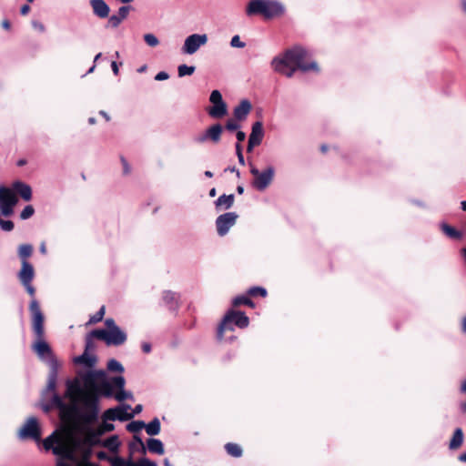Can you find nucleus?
<instances>
[{"label":"nucleus","mask_w":466,"mask_h":466,"mask_svg":"<svg viewBox=\"0 0 466 466\" xmlns=\"http://www.w3.org/2000/svg\"><path fill=\"white\" fill-rule=\"evenodd\" d=\"M64 396L55 395L44 405V412L57 410L61 423L67 431L79 430L82 439L73 438L79 445L94 447L100 444L101 434L90 426L98 418L99 395L116 399V376L107 380L104 370L90 371L84 377V386L79 380H67Z\"/></svg>","instance_id":"1"},{"label":"nucleus","mask_w":466,"mask_h":466,"mask_svg":"<svg viewBox=\"0 0 466 466\" xmlns=\"http://www.w3.org/2000/svg\"><path fill=\"white\" fill-rule=\"evenodd\" d=\"M285 59L293 69V75L297 70L302 72L319 71V66L315 61H309V52L301 46H295L283 53Z\"/></svg>","instance_id":"2"},{"label":"nucleus","mask_w":466,"mask_h":466,"mask_svg":"<svg viewBox=\"0 0 466 466\" xmlns=\"http://www.w3.org/2000/svg\"><path fill=\"white\" fill-rule=\"evenodd\" d=\"M285 8L283 5L273 0H251L246 13L248 15H261L265 18H273L283 15Z\"/></svg>","instance_id":"3"},{"label":"nucleus","mask_w":466,"mask_h":466,"mask_svg":"<svg viewBox=\"0 0 466 466\" xmlns=\"http://www.w3.org/2000/svg\"><path fill=\"white\" fill-rule=\"evenodd\" d=\"M234 323L238 328L244 329L248 326L249 319L241 311L229 310L224 317L221 324L218 329V339H222L223 334L226 330H234L232 326Z\"/></svg>","instance_id":"4"},{"label":"nucleus","mask_w":466,"mask_h":466,"mask_svg":"<svg viewBox=\"0 0 466 466\" xmlns=\"http://www.w3.org/2000/svg\"><path fill=\"white\" fill-rule=\"evenodd\" d=\"M29 310L32 316V329L35 338H45V317L38 301L34 299L29 304Z\"/></svg>","instance_id":"5"},{"label":"nucleus","mask_w":466,"mask_h":466,"mask_svg":"<svg viewBox=\"0 0 466 466\" xmlns=\"http://www.w3.org/2000/svg\"><path fill=\"white\" fill-rule=\"evenodd\" d=\"M17 201L18 198L12 189L4 186L0 187V212L3 216H11Z\"/></svg>","instance_id":"6"},{"label":"nucleus","mask_w":466,"mask_h":466,"mask_svg":"<svg viewBox=\"0 0 466 466\" xmlns=\"http://www.w3.org/2000/svg\"><path fill=\"white\" fill-rule=\"evenodd\" d=\"M250 173L254 177L252 182L253 187L259 191H263L272 182L275 170L272 167H268L267 169L260 172L257 167H251Z\"/></svg>","instance_id":"7"},{"label":"nucleus","mask_w":466,"mask_h":466,"mask_svg":"<svg viewBox=\"0 0 466 466\" xmlns=\"http://www.w3.org/2000/svg\"><path fill=\"white\" fill-rule=\"evenodd\" d=\"M21 440H34L39 441L41 440V429L36 418L30 417L18 431Z\"/></svg>","instance_id":"8"},{"label":"nucleus","mask_w":466,"mask_h":466,"mask_svg":"<svg viewBox=\"0 0 466 466\" xmlns=\"http://www.w3.org/2000/svg\"><path fill=\"white\" fill-rule=\"evenodd\" d=\"M208 41L207 34H192L186 37L181 51L185 55H193Z\"/></svg>","instance_id":"9"},{"label":"nucleus","mask_w":466,"mask_h":466,"mask_svg":"<svg viewBox=\"0 0 466 466\" xmlns=\"http://www.w3.org/2000/svg\"><path fill=\"white\" fill-rule=\"evenodd\" d=\"M209 101L213 104L208 109V114L213 118H222L228 113L227 104L222 98V95L218 90H213L209 96Z\"/></svg>","instance_id":"10"},{"label":"nucleus","mask_w":466,"mask_h":466,"mask_svg":"<svg viewBox=\"0 0 466 466\" xmlns=\"http://www.w3.org/2000/svg\"><path fill=\"white\" fill-rule=\"evenodd\" d=\"M238 215L235 212H228L218 216L216 219V227L218 234L221 237L225 236L237 221Z\"/></svg>","instance_id":"11"},{"label":"nucleus","mask_w":466,"mask_h":466,"mask_svg":"<svg viewBox=\"0 0 466 466\" xmlns=\"http://www.w3.org/2000/svg\"><path fill=\"white\" fill-rule=\"evenodd\" d=\"M56 380L57 372L56 366H53L52 371L49 373L47 385L46 390L43 392V398L41 402V408L44 410V405L49 402L55 395H59L56 392Z\"/></svg>","instance_id":"12"},{"label":"nucleus","mask_w":466,"mask_h":466,"mask_svg":"<svg viewBox=\"0 0 466 466\" xmlns=\"http://www.w3.org/2000/svg\"><path fill=\"white\" fill-rule=\"evenodd\" d=\"M223 128L219 124H216L208 128L204 133L197 136L194 140L197 143L202 144L208 140L213 143H218L220 140Z\"/></svg>","instance_id":"13"},{"label":"nucleus","mask_w":466,"mask_h":466,"mask_svg":"<svg viewBox=\"0 0 466 466\" xmlns=\"http://www.w3.org/2000/svg\"><path fill=\"white\" fill-rule=\"evenodd\" d=\"M32 349L40 358H44L45 356L50 357L52 366H57V361L53 355L50 346L45 340V338H35V341L33 343Z\"/></svg>","instance_id":"14"},{"label":"nucleus","mask_w":466,"mask_h":466,"mask_svg":"<svg viewBox=\"0 0 466 466\" xmlns=\"http://www.w3.org/2000/svg\"><path fill=\"white\" fill-rule=\"evenodd\" d=\"M271 67L279 74L284 75L285 76L291 78L293 76V69H289V66L282 54L275 56L271 60Z\"/></svg>","instance_id":"15"},{"label":"nucleus","mask_w":466,"mask_h":466,"mask_svg":"<svg viewBox=\"0 0 466 466\" xmlns=\"http://www.w3.org/2000/svg\"><path fill=\"white\" fill-rule=\"evenodd\" d=\"M264 137L262 123L258 121L252 125L251 133L248 138V151H251L254 147L258 146Z\"/></svg>","instance_id":"16"},{"label":"nucleus","mask_w":466,"mask_h":466,"mask_svg":"<svg viewBox=\"0 0 466 466\" xmlns=\"http://www.w3.org/2000/svg\"><path fill=\"white\" fill-rule=\"evenodd\" d=\"M90 337L104 340L107 345H116V329L111 330L96 329L90 332Z\"/></svg>","instance_id":"17"},{"label":"nucleus","mask_w":466,"mask_h":466,"mask_svg":"<svg viewBox=\"0 0 466 466\" xmlns=\"http://www.w3.org/2000/svg\"><path fill=\"white\" fill-rule=\"evenodd\" d=\"M106 420L112 421L116 420V407H113L107 410L104 414L103 422L96 428L101 436L114 430V425L112 423L106 422Z\"/></svg>","instance_id":"18"},{"label":"nucleus","mask_w":466,"mask_h":466,"mask_svg":"<svg viewBox=\"0 0 466 466\" xmlns=\"http://www.w3.org/2000/svg\"><path fill=\"white\" fill-rule=\"evenodd\" d=\"M53 452L56 455H61L66 460L76 462V450L74 448L73 439L70 441V445H58L53 449Z\"/></svg>","instance_id":"19"},{"label":"nucleus","mask_w":466,"mask_h":466,"mask_svg":"<svg viewBox=\"0 0 466 466\" xmlns=\"http://www.w3.org/2000/svg\"><path fill=\"white\" fill-rule=\"evenodd\" d=\"M53 452L56 455H61L66 460L76 462V450L74 448L73 439L70 441V445H58L53 449Z\"/></svg>","instance_id":"20"},{"label":"nucleus","mask_w":466,"mask_h":466,"mask_svg":"<svg viewBox=\"0 0 466 466\" xmlns=\"http://www.w3.org/2000/svg\"><path fill=\"white\" fill-rule=\"evenodd\" d=\"M35 277V270L28 261H22V267L18 274L19 280L22 284L32 282Z\"/></svg>","instance_id":"21"},{"label":"nucleus","mask_w":466,"mask_h":466,"mask_svg":"<svg viewBox=\"0 0 466 466\" xmlns=\"http://www.w3.org/2000/svg\"><path fill=\"white\" fill-rule=\"evenodd\" d=\"M93 13L99 18H106L109 15L110 8L104 0H90Z\"/></svg>","instance_id":"22"},{"label":"nucleus","mask_w":466,"mask_h":466,"mask_svg":"<svg viewBox=\"0 0 466 466\" xmlns=\"http://www.w3.org/2000/svg\"><path fill=\"white\" fill-rule=\"evenodd\" d=\"M162 299L170 310H177L179 306L180 296L176 292L166 290L163 292Z\"/></svg>","instance_id":"23"},{"label":"nucleus","mask_w":466,"mask_h":466,"mask_svg":"<svg viewBox=\"0 0 466 466\" xmlns=\"http://www.w3.org/2000/svg\"><path fill=\"white\" fill-rule=\"evenodd\" d=\"M73 445L74 448L76 450V452H79L81 455V459L79 461H77V464H85V463H91L89 461L91 456H92V448L90 446L86 445H79L77 443V441L73 439Z\"/></svg>","instance_id":"24"},{"label":"nucleus","mask_w":466,"mask_h":466,"mask_svg":"<svg viewBox=\"0 0 466 466\" xmlns=\"http://www.w3.org/2000/svg\"><path fill=\"white\" fill-rule=\"evenodd\" d=\"M13 191L25 201H29L32 198V189L30 186L21 181H16L13 184Z\"/></svg>","instance_id":"25"},{"label":"nucleus","mask_w":466,"mask_h":466,"mask_svg":"<svg viewBox=\"0 0 466 466\" xmlns=\"http://www.w3.org/2000/svg\"><path fill=\"white\" fill-rule=\"evenodd\" d=\"M251 110V104L248 100H242L234 108V116L238 120H244Z\"/></svg>","instance_id":"26"},{"label":"nucleus","mask_w":466,"mask_h":466,"mask_svg":"<svg viewBox=\"0 0 466 466\" xmlns=\"http://www.w3.org/2000/svg\"><path fill=\"white\" fill-rule=\"evenodd\" d=\"M234 195H221L216 201L215 206L218 209H228L233 206Z\"/></svg>","instance_id":"27"},{"label":"nucleus","mask_w":466,"mask_h":466,"mask_svg":"<svg viewBox=\"0 0 466 466\" xmlns=\"http://www.w3.org/2000/svg\"><path fill=\"white\" fill-rule=\"evenodd\" d=\"M147 450L158 455H162L165 451L162 441L158 439H148L147 443Z\"/></svg>","instance_id":"28"},{"label":"nucleus","mask_w":466,"mask_h":466,"mask_svg":"<svg viewBox=\"0 0 466 466\" xmlns=\"http://www.w3.org/2000/svg\"><path fill=\"white\" fill-rule=\"evenodd\" d=\"M463 439H464V436H463L462 430L461 428H457L453 432L452 438L449 444V448L451 450L459 449L463 443Z\"/></svg>","instance_id":"29"},{"label":"nucleus","mask_w":466,"mask_h":466,"mask_svg":"<svg viewBox=\"0 0 466 466\" xmlns=\"http://www.w3.org/2000/svg\"><path fill=\"white\" fill-rule=\"evenodd\" d=\"M106 446H107L112 452L109 458L110 465L116 466V434L112 435L106 441Z\"/></svg>","instance_id":"30"},{"label":"nucleus","mask_w":466,"mask_h":466,"mask_svg":"<svg viewBox=\"0 0 466 466\" xmlns=\"http://www.w3.org/2000/svg\"><path fill=\"white\" fill-rule=\"evenodd\" d=\"M131 407L127 404L118 402V421L129 420L133 418Z\"/></svg>","instance_id":"31"},{"label":"nucleus","mask_w":466,"mask_h":466,"mask_svg":"<svg viewBox=\"0 0 466 466\" xmlns=\"http://www.w3.org/2000/svg\"><path fill=\"white\" fill-rule=\"evenodd\" d=\"M146 431L150 436L157 435L160 432V421L157 418H154L145 426Z\"/></svg>","instance_id":"32"},{"label":"nucleus","mask_w":466,"mask_h":466,"mask_svg":"<svg viewBox=\"0 0 466 466\" xmlns=\"http://www.w3.org/2000/svg\"><path fill=\"white\" fill-rule=\"evenodd\" d=\"M225 449L228 454L232 457L239 458L242 456V448L237 443L228 442L225 445Z\"/></svg>","instance_id":"33"},{"label":"nucleus","mask_w":466,"mask_h":466,"mask_svg":"<svg viewBox=\"0 0 466 466\" xmlns=\"http://www.w3.org/2000/svg\"><path fill=\"white\" fill-rule=\"evenodd\" d=\"M75 362L78 364H84L86 367L91 368L94 366L96 359L92 356H89L87 351H85L81 356H78L75 359Z\"/></svg>","instance_id":"34"},{"label":"nucleus","mask_w":466,"mask_h":466,"mask_svg":"<svg viewBox=\"0 0 466 466\" xmlns=\"http://www.w3.org/2000/svg\"><path fill=\"white\" fill-rule=\"evenodd\" d=\"M33 247L30 244L20 245L18 255L22 261H27V258L32 256Z\"/></svg>","instance_id":"35"},{"label":"nucleus","mask_w":466,"mask_h":466,"mask_svg":"<svg viewBox=\"0 0 466 466\" xmlns=\"http://www.w3.org/2000/svg\"><path fill=\"white\" fill-rule=\"evenodd\" d=\"M56 433V431H54L50 436L44 440L43 445L46 451H49L51 449L53 450L55 448L54 444L60 442V438L57 437Z\"/></svg>","instance_id":"36"},{"label":"nucleus","mask_w":466,"mask_h":466,"mask_svg":"<svg viewBox=\"0 0 466 466\" xmlns=\"http://www.w3.org/2000/svg\"><path fill=\"white\" fill-rule=\"evenodd\" d=\"M146 423L142 420H133L127 425V430L129 432L137 433L144 429Z\"/></svg>","instance_id":"37"},{"label":"nucleus","mask_w":466,"mask_h":466,"mask_svg":"<svg viewBox=\"0 0 466 466\" xmlns=\"http://www.w3.org/2000/svg\"><path fill=\"white\" fill-rule=\"evenodd\" d=\"M196 67L193 66L180 65L177 67V75L179 77L191 76L195 72Z\"/></svg>","instance_id":"38"},{"label":"nucleus","mask_w":466,"mask_h":466,"mask_svg":"<svg viewBox=\"0 0 466 466\" xmlns=\"http://www.w3.org/2000/svg\"><path fill=\"white\" fill-rule=\"evenodd\" d=\"M135 8L130 5H123L121 7H118V24L125 20L126 18H127V16L129 15L130 12L134 11Z\"/></svg>","instance_id":"39"},{"label":"nucleus","mask_w":466,"mask_h":466,"mask_svg":"<svg viewBox=\"0 0 466 466\" xmlns=\"http://www.w3.org/2000/svg\"><path fill=\"white\" fill-rule=\"evenodd\" d=\"M441 229L448 237L451 238H460L461 236V232L457 231L454 228L447 224H443L441 226Z\"/></svg>","instance_id":"40"},{"label":"nucleus","mask_w":466,"mask_h":466,"mask_svg":"<svg viewBox=\"0 0 466 466\" xmlns=\"http://www.w3.org/2000/svg\"><path fill=\"white\" fill-rule=\"evenodd\" d=\"M233 305L235 307H238V306H240V305H247V306H249V307H254V303L247 296L236 297L233 299Z\"/></svg>","instance_id":"41"},{"label":"nucleus","mask_w":466,"mask_h":466,"mask_svg":"<svg viewBox=\"0 0 466 466\" xmlns=\"http://www.w3.org/2000/svg\"><path fill=\"white\" fill-rule=\"evenodd\" d=\"M143 37H144L146 44L150 47H155V46H158V44H159V40L153 34H149V33L145 34Z\"/></svg>","instance_id":"42"},{"label":"nucleus","mask_w":466,"mask_h":466,"mask_svg":"<svg viewBox=\"0 0 466 466\" xmlns=\"http://www.w3.org/2000/svg\"><path fill=\"white\" fill-rule=\"evenodd\" d=\"M105 315V307H101V309L94 315H92L89 319L87 324H96L103 319Z\"/></svg>","instance_id":"43"},{"label":"nucleus","mask_w":466,"mask_h":466,"mask_svg":"<svg viewBox=\"0 0 466 466\" xmlns=\"http://www.w3.org/2000/svg\"><path fill=\"white\" fill-rule=\"evenodd\" d=\"M230 46L233 48H244L246 46V43L241 41L238 35H236L230 40Z\"/></svg>","instance_id":"44"},{"label":"nucleus","mask_w":466,"mask_h":466,"mask_svg":"<svg viewBox=\"0 0 466 466\" xmlns=\"http://www.w3.org/2000/svg\"><path fill=\"white\" fill-rule=\"evenodd\" d=\"M34 212H35V209H34L33 206H31V205L25 206L20 214V218L22 219H27L34 215Z\"/></svg>","instance_id":"45"},{"label":"nucleus","mask_w":466,"mask_h":466,"mask_svg":"<svg viewBox=\"0 0 466 466\" xmlns=\"http://www.w3.org/2000/svg\"><path fill=\"white\" fill-rule=\"evenodd\" d=\"M0 227L5 231H12L15 228V224L11 220H4L0 218Z\"/></svg>","instance_id":"46"},{"label":"nucleus","mask_w":466,"mask_h":466,"mask_svg":"<svg viewBox=\"0 0 466 466\" xmlns=\"http://www.w3.org/2000/svg\"><path fill=\"white\" fill-rule=\"evenodd\" d=\"M248 293L251 295V296H257V295H259L261 297H266L267 295V290L264 289V288H261V287H253L249 289Z\"/></svg>","instance_id":"47"},{"label":"nucleus","mask_w":466,"mask_h":466,"mask_svg":"<svg viewBox=\"0 0 466 466\" xmlns=\"http://www.w3.org/2000/svg\"><path fill=\"white\" fill-rule=\"evenodd\" d=\"M132 466H157L156 462L147 459L142 458L138 460L137 462L133 463Z\"/></svg>","instance_id":"48"},{"label":"nucleus","mask_w":466,"mask_h":466,"mask_svg":"<svg viewBox=\"0 0 466 466\" xmlns=\"http://www.w3.org/2000/svg\"><path fill=\"white\" fill-rule=\"evenodd\" d=\"M125 383V378L121 375H118V402H120L121 394H123L122 390H124Z\"/></svg>","instance_id":"49"},{"label":"nucleus","mask_w":466,"mask_h":466,"mask_svg":"<svg viewBox=\"0 0 466 466\" xmlns=\"http://www.w3.org/2000/svg\"><path fill=\"white\" fill-rule=\"evenodd\" d=\"M226 128L234 131L239 128V124L236 120L230 119L227 122Z\"/></svg>","instance_id":"50"},{"label":"nucleus","mask_w":466,"mask_h":466,"mask_svg":"<svg viewBox=\"0 0 466 466\" xmlns=\"http://www.w3.org/2000/svg\"><path fill=\"white\" fill-rule=\"evenodd\" d=\"M236 152H237V156H238L239 164L245 165V160H244V157L242 154V147L240 146L239 143H238L236 145Z\"/></svg>","instance_id":"51"},{"label":"nucleus","mask_w":466,"mask_h":466,"mask_svg":"<svg viewBox=\"0 0 466 466\" xmlns=\"http://www.w3.org/2000/svg\"><path fill=\"white\" fill-rule=\"evenodd\" d=\"M22 285L25 288L27 293L33 298L32 299H34L35 294V289L32 286L31 282H28V284H22Z\"/></svg>","instance_id":"52"},{"label":"nucleus","mask_w":466,"mask_h":466,"mask_svg":"<svg viewBox=\"0 0 466 466\" xmlns=\"http://www.w3.org/2000/svg\"><path fill=\"white\" fill-rule=\"evenodd\" d=\"M123 394H121L120 402H122L125 400H133V394L131 391H127L125 389L122 390Z\"/></svg>","instance_id":"53"},{"label":"nucleus","mask_w":466,"mask_h":466,"mask_svg":"<svg viewBox=\"0 0 466 466\" xmlns=\"http://www.w3.org/2000/svg\"><path fill=\"white\" fill-rule=\"evenodd\" d=\"M93 339H94V337H90V333H88L86 336V350L85 351H87L93 348V345H94Z\"/></svg>","instance_id":"54"},{"label":"nucleus","mask_w":466,"mask_h":466,"mask_svg":"<svg viewBox=\"0 0 466 466\" xmlns=\"http://www.w3.org/2000/svg\"><path fill=\"white\" fill-rule=\"evenodd\" d=\"M168 77L169 76L167 72L161 71L156 75L155 79L157 81H162L167 79Z\"/></svg>","instance_id":"55"},{"label":"nucleus","mask_w":466,"mask_h":466,"mask_svg":"<svg viewBox=\"0 0 466 466\" xmlns=\"http://www.w3.org/2000/svg\"><path fill=\"white\" fill-rule=\"evenodd\" d=\"M107 369L110 370V371H116V359H112L108 361L107 363Z\"/></svg>","instance_id":"56"},{"label":"nucleus","mask_w":466,"mask_h":466,"mask_svg":"<svg viewBox=\"0 0 466 466\" xmlns=\"http://www.w3.org/2000/svg\"><path fill=\"white\" fill-rule=\"evenodd\" d=\"M126 339H127L126 333L118 329V345L124 343L126 341Z\"/></svg>","instance_id":"57"},{"label":"nucleus","mask_w":466,"mask_h":466,"mask_svg":"<svg viewBox=\"0 0 466 466\" xmlns=\"http://www.w3.org/2000/svg\"><path fill=\"white\" fill-rule=\"evenodd\" d=\"M106 325L108 327V329H109L108 330L114 329L115 328L116 329V325L113 319H107L106 320Z\"/></svg>","instance_id":"58"},{"label":"nucleus","mask_w":466,"mask_h":466,"mask_svg":"<svg viewBox=\"0 0 466 466\" xmlns=\"http://www.w3.org/2000/svg\"><path fill=\"white\" fill-rule=\"evenodd\" d=\"M121 162H122V165H123V172H124V174H126V175L129 174L130 168H129V166H128L127 162L126 161V159L125 158H121Z\"/></svg>","instance_id":"59"},{"label":"nucleus","mask_w":466,"mask_h":466,"mask_svg":"<svg viewBox=\"0 0 466 466\" xmlns=\"http://www.w3.org/2000/svg\"><path fill=\"white\" fill-rule=\"evenodd\" d=\"M143 410V406L141 404H137L133 410H131V412L133 414V417L138 413H140Z\"/></svg>","instance_id":"60"},{"label":"nucleus","mask_w":466,"mask_h":466,"mask_svg":"<svg viewBox=\"0 0 466 466\" xmlns=\"http://www.w3.org/2000/svg\"><path fill=\"white\" fill-rule=\"evenodd\" d=\"M236 136L238 143L244 141L246 138V134L243 131H238Z\"/></svg>","instance_id":"61"},{"label":"nucleus","mask_w":466,"mask_h":466,"mask_svg":"<svg viewBox=\"0 0 466 466\" xmlns=\"http://www.w3.org/2000/svg\"><path fill=\"white\" fill-rule=\"evenodd\" d=\"M30 11V6L28 5H24L21 9L20 13L22 15H26Z\"/></svg>","instance_id":"62"},{"label":"nucleus","mask_w":466,"mask_h":466,"mask_svg":"<svg viewBox=\"0 0 466 466\" xmlns=\"http://www.w3.org/2000/svg\"><path fill=\"white\" fill-rule=\"evenodd\" d=\"M1 25L2 27L5 30H9L11 28V23L7 19L3 20Z\"/></svg>","instance_id":"63"},{"label":"nucleus","mask_w":466,"mask_h":466,"mask_svg":"<svg viewBox=\"0 0 466 466\" xmlns=\"http://www.w3.org/2000/svg\"><path fill=\"white\" fill-rule=\"evenodd\" d=\"M142 350L145 353H149L151 350V346L149 343H143L142 344Z\"/></svg>","instance_id":"64"}]
</instances>
